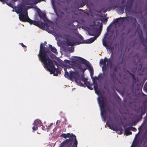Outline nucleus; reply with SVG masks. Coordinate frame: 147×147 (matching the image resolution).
<instances>
[{"label": "nucleus", "mask_w": 147, "mask_h": 147, "mask_svg": "<svg viewBox=\"0 0 147 147\" xmlns=\"http://www.w3.org/2000/svg\"><path fill=\"white\" fill-rule=\"evenodd\" d=\"M125 6L124 5L123 6H121L119 7V9H118V11L121 14H123L124 13V10Z\"/></svg>", "instance_id": "24"}, {"label": "nucleus", "mask_w": 147, "mask_h": 147, "mask_svg": "<svg viewBox=\"0 0 147 147\" xmlns=\"http://www.w3.org/2000/svg\"><path fill=\"white\" fill-rule=\"evenodd\" d=\"M118 67H117L115 66L113 69L112 72H114V73H116L117 71Z\"/></svg>", "instance_id": "34"}, {"label": "nucleus", "mask_w": 147, "mask_h": 147, "mask_svg": "<svg viewBox=\"0 0 147 147\" xmlns=\"http://www.w3.org/2000/svg\"><path fill=\"white\" fill-rule=\"evenodd\" d=\"M103 110H104V111H105V109H103ZM105 114H106V113H105Z\"/></svg>", "instance_id": "60"}, {"label": "nucleus", "mask_w": 147, "mask_h": 147, "mask_svg": "<svg viewBox=\"0 0 147 147\" xmlns=\"http://www.w3.org/2000/svg\"><path fill=\"white\" fill-rule=\"evenodd\" d=\"M131 127V130H132L134 131H136L137 130L134 127Z\"/></svg>", "instance_id": "40"}, {"label": "nucleus", "mask_w": 147, "mask_h": 147, "mask_svg": "<svg viewBox=\"0 0 147 147\" xmlns=\"http://www.w3.org/2000/svg\"><path fill=\"white\" fill-rule=\"evenodd\" d=\"M45 47L47 48H49V49L50 50V49L51 50V51L54 53H57V50L56 49L55 47H53L52 45H49V48L46 47ZM50 52V51L48 53H47V54L48 55V54ZM48 56H49V55H48Z\"/></svg>", "instance_id": "17"}, {"label": "nucleus", "mask_w": 147, "mask_h": 147, "mask_svg": "<svg viewBox=\"0 0 147 147\" xmlns=\"http://www.w3.org/2000/svg\"><path fill=\"white\" fill-rule=\"evenodd\" d=\"M70 13L69 12H66L64 13L63 12H61V15H58L57 13H56L57 17L59 18L61 17L64 20L69 19V16Z\"/></svg>", "instance_id": "10"}, {"label": "nucleus", "mask_w": 147, "mask_h": 147, "mask_svg": "<svg viewBox=\"0 0 147 147\" xmlns=\"http://www.w3.org/2000/svg\"><path fill=\"white\" fill-rule=\"evenodd\" d=\"M103 20L104 22H107V19L106 18H105L103 19Z\"/></svg>", "instance_id": "51"}, {"label": "nucleus", "mask_w": 147, "mask_h": 147, "mask_svg": "<svg viewBox=\"0 0 147 147\" xmlns=\"http://www.w3.org/2000/svg\"><path fill=\"white\" fill-rule=\"evenodd\" d=\"M143 88L144 90L147 92V82H146Z\"/></svg>", "instance_id": "33"}, {"label": "nucleus", "mask_w": 147, "mask_h": 147, "mask_svg": "<svg viewBox=\"0 0 147 147\" xmlns=\"http://www.w3.org/2000/svg\"><path fill=\"white\" fill-rule=\"evenodd\" d=\"M75 140H74V143L73 144V147H77L78 142L76 139V138H75Z\"/></svg>", "instance_id": "31"}, {"label": "nucleus", "mask_w": 147, "mask_h": 147, "mask_svg": "<svg viewBox=\"0 0 147 147\" xmlns=\"http://www.w3.org/2000/svg\"><path fill=\"white\" fill-rule=\"evenodd\" d=\"M139 37L141 41V43L143 45V46H145V40L143 37L142 32H141V34H140Z\"/></svg>", "instance_id": "16"}, {"label": "nucleus", "mask_w": 147, "mask_h": 147, "mask_svg": "<svg viewBox=\"0 0 147 147\" xmlns=\"http://www.w3.org/2000/svg\"><path fill=\"white\" fill-rule=\"evenodd\" d=\"M51 24L49 23H44L42 22H39V25L38 27H40L42 29L44 28H46V30L48 32H50V31H51L49 29V27H50Z\"/></svg>", "instance_id": "5"}, {"label": "nucleus", "mask_w": 147, "mask_h": 147, "mask_svg": "<svg viewBox=\"0 0 147 147\" xmlns=\"http://www.w3.org/2000/svg\"><path fill=\"white\" fill-rule=\"evenodd\" d=\"M101 114L102 116H103V117L105 119L104 120L105 121L106 120V117H105V115H103V113L102 112H101Z\"/></svg>", "instance_id": "43"}, {"label": "nucleus", "mask_w": 147, "mask_h": 147, "mask_svg": "<svg viewBox=\"0 0 147 147\" xmlns=\"http://www.w3.org/2000/svg\"><path fill=\"white\" fill-rule=\"evenodd\" d=\"M30 0H25L24 1V2H25L26 5H29L31 4L30 3Z\"/></svg>", "instance_id": "32"}, {"label": "nucleus", "mask_w": 147, "mask_h": 147, "mask_svg": "<svg viewBox=\"0 0 147 147\" xmlns=\"http://www.w3.org/2000/svg\"><path fill=\"white\" fill-rule=\"evenodd\" d=\"M23 6H21L18 9V11L19 13V19L20 21L22 22H28L30 18L28 16L27 11L25 9V11L24 12L23 11Z\"/></svg>", "instance_id": "4"}, {"label": "nucleus", "mask_w": 147, "mask_h": 147, "mask_svg": "<svg viewBox=\"0 0 147 147\" xmlns=\"http://www.w3.org/2000/svg\"><path fill=\"white\" fill-rule=\"evenodd\" d=\"M85 86H86L87 88L91 90H93V88L91 87V86L92 85L90 84L89 82H88L86 83V84H85Z\"/></svg>", "instance_id": "29"}, {"label": "nucleus", "mask_w": 147, "mask_h": 147, "mask_svg": "<svg viewBox=\"0 0 147 147\" xmlns=\"http://www.w3.org/2000/svg\"><path fill=\"white\" fill-rule=\"evenodd\" d=\"M12 0L14 2H16V1H17L18 0Z\"/></svg>", "instance_id": "56"}, {"label": "nucleus", "mask_w": 147, "mask_h": 147, "mask_svg": "<svg viewBox=\"0 0 147 147\" xmlns=\"http://www.w3.org/2000/svg\"><path fill=\"white\" fill-rule=\"evenodd\" d=\"M125 18L124 17H120L118 18H117L116 20L114 21V22L115 23L118 24L119 23V20H121L122 21H124Z\"/></svg>", "instance_id": "28"}, {"label": "nucleus", "mask_w": 147, "mask_h": 147, "mask_svg": "<svg viewBox=\"0 0 147 147\" xmlns=\"http://www.w3.org/2000/svg\"><path fill=\"white\" fill-rule=\"evenodd\" d=\"M98 36L99 35L95 36L90 38V39L87 40L85 43H92L97 38Z\"/></svg>", "instance_id": "13"}, {"label": "nucleus", "mask_w": 147, "mask_h": 147, "mask_svg": "<svg viewBox=\"0 0 147 147\" xmlns=\"http://www.w3.org/2000/svg\"><path fill=\"white\" fill-rule=\"evenodd\" d=\"M41 1H44L45 0H40Z\"/></svg>", "instance_id": "61"}, {"label": "nucleus", "mask_w": 147, "mask_h": 147, "mask_svg": "<svg viewBox=\"0 0 147 147\" xmlns=\"http://www.w3.org/2000/svg\"><path fill=\"white\" fill-rule=\"evenodd\" d=\"M28 22L30 24H33L37 26H39L38 25L39 22L32 20L30 18L29 19V20L28 21Z\"/></svg>", "instance_id": "15"}, {"label": "nucleus", "mask_w": 147, "mask_h": 147, "mask_svg": "<svg viewBox=\"0 0 147 147\" xmlns=\"http://www.w3.org/2000/svg\"><path fill=\"white\" fill-rule=\"evenodd\" d=\"M70 51L71 52H73L74 51V48H71L70 49Z\"/></svg>", "instance_id": "47"}, {"label": "nucleus", "mask_w": 147, "mask_h": 147, "mask_svg": "<svg viewBox=\"0 0 147 147\" xmlns=\"http://www.w3.org/2000/svg\"><path fill=\"white\" fill-rule=\"evenodd\" d=\"M64 61L65 63H69L70 62V61L69 60L67 59L65 60Z\"/></svg>", "instance_id": "45"}, {"label": "nucleus", "mask_w": 147, "mask_h": 147, "mask_svg": "<svg viewBox=\"0 0 147 147\" xmlns=\"http://www.w3.org/2000/svg\"><path fill=\"white\" fill-rule=\"evenodd\" d=\"M145 47V49L146 50V51L147 53V44H146L145 42V46H144Z\"/></svg>", "instance_id": "46"}, {"label": "nucleus", "mask_w": 147, "mask_h": 147, "mask_svg": "<svg viewBox=\"0 0 147 147\" xmlns=\"http://www.w3.org/2000/svg\"><path fill=\"white\" fill-rule=\"evenodd\" d=\"M22 46L23 47H26V46L24 45L23 43H20Z\"/></svg>", "instance_id": "50"}, {"label": "nucleus", "mask_w": 147, "mask_h": 147, "mask_svg": "<svg viewBox=\"0 0 147 147\" xmlns=\"http://www.w3.org/2000/svg\"><path fill=\"white\" fill-rule=\"evenodd\" d=\"M38 1H41L40 0H38Z\"/></svg>", "instance_id": "64"}, {"label": "nucleus", "mask_w": 147, "mask_h": 147, "mask_svg": "<svg viewBox=\"0 0 147 147\" xmlns=\"http://www.w3.org/2000/svg\"><path fill=\"white\" fill-rule=\"evenodd\" d=\"M65 77L67 78H69L70 80H72L73 79H74L75 80V82L77 83L78 85L81 86H84V85L80 82L79 77V74L77 72H74L72 71H69L70 74L65 69Z\"/></svg>", "instance_id": "2"}, {"label": "nucleus", "mask_w": 147, "mask_h": 147, "mask_svg": "<svg viewBox=\"0 0 147 147\" xmlns=\"http://www.w3.org/2000/svg\"><path fill=\"white\" fill-rule=\"evenodd\" d=\"M88 34L92 36H93L94 35V34L92 32H88Z\"/></svg>", "instance_id": "42"}, {"label": "nucleus", "mask_w": 147, "mask_h": 147, "mask_svg": "<svg viewBox=\"0 0 147 147\" xmlns=\"http://www.w3.org/2000/svg\"><path fill=\"white\" fill-rule=\"evenodd\" d=\"M127 71L129 74L131 76V77L132 78H134L135 76L133 74H131V73H130V72L128 70H127Z\"/></svg>", "instance_id": "38"}, {"label": "nucleus", "mask_w": 147, "mask_h": 147, "mask_svg": "<svg viewBox=\"0 0 147 147\" xmlns=\"http://www.w3.org/2000/svg\"><path fill=\"white\" fill-rule=\"evenodd\" d=\"M103 44L104 46L106 47H108V45H107L106 42L105 40L104 39L103 40Z\"/></svg>", "instance_id": "35"}, {"label": "nucleus", "mask_w": 147, "mask_h": 147, "mask_svg": "<svg viewBox=\"0 0 147 147\" xmlns=\"http://www.w3.org/2000/svg\"><path fill=\"white\" fill-rule=\"evenodd\" d=\"M69 136V138L68 140H70L72 142H73L74 139V140H75V138H76V136L72 133L70 134V136Z\"/></svg>", "instance_id": "23"}, {"label": "nucleus", "mask_w": 147, "mask_h": 147, "mask_svg": "<svg viewBox=\"0 0 147 147\" xmlns=\"http://www.w3.org/2000/svg\"><path fill=\"white\" fill-rule=\"evenodd\" d=\"M113 60V58H109V59H108V60L107 61V66H110V67H111L112 65Z\"/></svg>", "instance_id": "25"}, {"label": "nucleus", "mask_w": 147, "mask_h": 147, "mask_svg": "<svg viewBox=\"0 0 147 147\" xmlns=\"http://www.w3.org/2000/svg\"><path fill=\"white\" fill-rule=\"evenodd\" d=\"M79 77H79V79L80 80H81L83 82H84V84H86V83H87V82H88L87 81V79L85 78L84 77V76L83 74L81 76L80 78H79Z\"/></svg>", "instance_id": "18"}, {"label": "nucleus", "mask_w": 147, "mask_h": 147, "mask_svg": "<svg viewBox=\"0 0 147 147\" xmlns=\"http://www.w3.org/2000/svg\"><path fill=\"white\" fill-rule=\"evenodd\" d=\"M38 13L40 19H43L44 20H45V18H46L45 14L43 13L40 11L38 12Z\"/></svg>", "instance_id": "19"}, {"label": "nucleus", "mask_w": 147, "mask_h": 147, "mask_svg": "<svg viewBox=\"0 0 147 147\" xmlns=\"http://www.w3.org/2000/svg\"><path fill=\"white\" fill-rule=\"evenodd\" d=\"M112 56V54L111 55V56Z\"/></svg>", "instance_id": "63"}, {"label": "nucleus", "mask_w": 147, "mask_h": 147, "mask_svg": "<svg viewBox=\"0 0 147 147\" xmlns=\"http://www.w3.org/2000/svg\"><path fill=\"white\" fill-rule=\"evenodd\" d=\"M132 22L134 23L135 24L137 22V20L136 19L134 18H132L131 19Z\"/></svg>", "instance_id": "36"}, {"label": "nucleus", "mask_w": 147, "mask_h": 147, "mask_svg": "<svg viewBox=\"0 0 147 147\" xmlns=\"http://www.w3.org/2000/svg\"><path fill=\"white\" fill-rule=\"evenodd\" d=\"M123 59H122V60L121 62H119V61H118L117 63V65H118V66L122 64L123 63Z\"/></svg>", "instance_id": "41"}, {"label": "nucleus", "mask_w": 147, "mask_h": 147, "mask_svg": "<svg viewBox=\"0 0 147 147\" xmlns=\"http://www.w3.org/2000/svg\"><path fill=\"white\" fill-rule=\"evenodd\" d=\"M117 31H118V30H116V33H117Z\"/></svg>", "instance_id": "62"}, {"label": "nucleus", "mask_w": 147, "mask_h": 147, "mask_svg": "<svg viewBox=\"0 0 147 147\" xmlns=\"http://www.w3.org/2000/svg\"><path fill=\"white\" fill-rule=\"evenodd\" d=\"M100 28H102V24H101L100 25Z\"/></svg>", "instance_id": "55"}, {"label": "nucleus", "mask_w": 147, "mask_h": 147, "mask_svg": "<svg viewBox=\"0 0 147 147\" xmlns=\"http://www.w3.org/2000/svg\"><path fill=\"white\" fill-rule=\"evenodd\" d=\"M99 106L101 109H104L105 108V102L104 99L102 98V99L98 100Z\"/></svg>", "instance_id": "12"}, {"label": "nucleus", "mask_w": 147, "mask_h": 147, "mask_svg": "<svg viewBox=\"0 0 147 147\" xmlns=\"http://www.w3.org/2000/svg\"><path fill=\"white\" fill-rule=\"evenodd\" d=\"M53 125V123H51V124H50V125L48 127H49L50 126H51L52 125Z\"/></svg>", "instance_id": "53"}, {"label": "nucleus", "mask_w": 147, "mask_h": 147, "mask_svg": "<svg viewBox=\"0 0 147 147\" xmlns=\"http://www.w3.org/2000/svg\"><path fill=\"white\" fill-rule=\"evenodd\" d=\"M134 0H127L125 11L128 12L130 11Z\"/></svg>", "instance_id": "9"}, {"label": "nucleus", "mask_w": 147, "mask_h": 147, "mask_svg": "<svg viewBox=\"0 0 147 147\" xmlns=\"http://www.w3.org/2000/svg\"><path fill=\"white\" fill-rule=\"evenodd\" d=\"M72 143L73 142H71L70 140L66 139L60 144L59 147H63V146H65L66 147H70Z\"/></svg>", "instance_id": "8"}, {"label": "nucleus", "mask_w": 147, "mask_h": 147, "mask_svg": "<svg viewBox=\"0 0 147 147\" xmlns=\"http://www.w3.org/2000/svg\"><path fill=\"white\" fill-rule=\"evenodd\" d=\"M124 3V1H123L122 2V4H123Z\"/></svg>", "instance_id": "59"}, {"label": "nucleus", "mask_w": 147, "mask_h": 147, "mask_svg": "<svg viewBox=\"0 0 147 147\" xmlns=\"http://www.w3.org/2000/svg\"><path fill=\"white\" fill-rule=\"evenodd\" d=\"M131 130V127H130L125 128L124 129V133L125 135L128 136L132 134V132L130 131Z\"/></svg>", "instance_id": "14"}, {"label": "nucleus", "mask_w": 147, "mask_h": 147, "mask_svg": "<svg viewBox=\"0 0 147 147\" xmlns=\"http://www.w3.org/2000/svg\"><path fill=\"white\" fill-rule=\"evenodd\" d=\"M70 136V133H67L66 134H63L61 135L60 136L61 137H62L64 138H69V136Z\"/></svg>", "instance_id": "27"}, {"label": "nucleus", "mask_w": 147, "mask_h": 147, "mask_svg": "<svg viewBox=\"0 0 147 147\" xmlns=\"http://www.w3.org/2000/svg\"><path fill=\"white\" fill-rule=\"evenodd\" d=\"M78 69L80 70L83 73L85 72V71L87 69H88V68H86L85 67H82V65L81 64L78 65Z\"/></svg>", "instance_id": "21"}, {"label": "nucleus", "mask_w": 147, "mask_h": 147, "mask_svg": "<svg viewBox=\"0 0 147 147\" xmlns=\"http://www.w3.org/2000/svg\"><path fill=\"white\" fill-rule=\"evenodd\" d=\"M73 59L75 61H77L79 63L85 65L88 68V69L90 72V76L92 78V77L94 74V70L93 67L91 66V64L89 62L80 57L76 56L74 57Z\"/></svg>", "instance_id": "3"}, {"label": "nucleus", "mask_w": 147, "mask_h": 147, "mask_svg": "<svg viewBox=\"0 0 147 147\" xmlns=\"http://www.w3.org/2000/svg\"><path fill=\"white\" fill-rule=\"evenodd\" d=\"M107 60L108 59L106 57H105L104 59H101L100 61V65H103L102 67V69L103 71H106L107 67L106 63Z\"/></svg>", "instance_id": "11"}, {"label": "nucleus", "mask_w": 147, "mask_h": 147, "mask_svg": "<svg viewBox=\"0 0 147 147\" xmlns=\"http://www.w3.org/2000/svg\"><path fill=\"white\" fill-rule=\"evenodd\" d=\"M50 51L49 49L45 47L43 43L40 44L39 53L38 55V58L41 62L44 65L48 71L53 74L54 75L57 76L61 73L60 70L56 68L52 60L48 56L47 53Z\"/></svg>", "instance_id": "1"}, {"label": "nucleus", "mask_w": 147, "mask_h": 147, "mask_svg": "<svg viewBox=\"0 0 147 147\" xmlns=\"http://www.w3.org/2000/svg\"><path fill=\"white\" fill-rule=\"evenodd\" d=\"M34 124L37 127H40L42 125V123L40 121L37 120L34 121Z\"/></svg>", "instance_id": "20"}, {"label": "nucleus", "mask_w": 147, "mask_h": 147, "mask_svg": "<svg viewBox=\"0 0 147 147\" xmlns=\"http://www.w3.org/2000/svg\"><path fill=\"white\" fill-rule=\"evenodd\" d=\"M138 61H139L140 62L139 65L140 67L142 68V64L141 62H140V58H139L138 60Z\"/></svg>", "instance_id": "44"}, {"label": "nucleus", "mask_w": 147, "mask_h": 147, "mask_svg": "<svg viewBox=\"0 0 147 147\" xmlns=\"http://www.w3.org/2000/svg\"><path fill=\"white\" fill-rule=\"evenodd\" d=\"M136 145H137V144H136V145H133V147H136ZM132 145H131V147H132Z\"/></svg>", "instance_id": "54"}, {"label": "nucleus", "mask_w": 147, "mask_h": 147, "mask_svg": "<svg viewBox=\"0 0 147 147\" xmlns=\"http://www.w3.org/2000/svg\"><path fill=\"white\" fill-rule=\"evenodd\" d=\"M32 128L33 130L34 131L35 130L38 129V127L36 125H34V126L32 127Z\"/></svg>", "instance_id": "39"}, {"label": "nucleus", "mask_w": 147, "mask_h": 147, "mask_svg": "<svg viewBox=\"0 0 147 147\" xmlns=\"http://www.w3.org/2000/svg\"><path fill=\"white\" fill-rule=\"evenodd\" d=\"M82 38H83L81 36V37L80 38V39L82 40Z\"/></svg>", "instance_id": "57"}, {"label": "nucleus", "mask_w": 147, "mask_h": 147, "mask_svg": "<svg viewBox=\"0 0 147 147\" xmlns=\"http://www.w3.org/2000/svg\"><path fill=\"white\" fill-rule=\"evenodd\" d=\"M86 0H82L80 3V5L79 6V7H83L86 3Z\"/></svg>", "instance_id": "26"}, {"label": "nucleus", "mask_w": 147, "mask_h": 147, "mask_svg": "<svg viewBox=\"0 0 147 147\" xmlns=\"http://www.w3.org/2000/svg\"><path fill=\"white\" fill-rule=\"evenodd\" d=\"M108 111L109 112V113H111V110H110V109H108Z\"/></svg>", "instance_id": "52"}, {"label": "nucleus", "mask_w": 147, "mask_h": 147, "mask_svg": "<svg viewBox=\"0 0 147 147\" xmlns=\"http://www.w3.org/2000/svg\"><path fill=\"white\" fill-rule=\"evenodd\" d=\"M116 73H114V72H112L109 74V79H106L105 81L106 83L109 84L111 82H113L116 78Z\"/></svg>", "instance_id": "7"}, {"label": "nucleus", "mask_w": 147, "mask_h": 147, "mask_svg": "<svg viewBox=\"0 0 147 147\" xmlns=\"http://www.w3.org/2000/svg\"><path fill=\"white\" fill-rule=\"evenodd\" d=\"M132 79L133 81L136 83V78L135 77V76L134 77V78H133Z\"/></svg>", "instance_id": "48"}, {"label": "nucleus", "mask_w": 147, "mask_h": 147, "mask_svg": "<svg viewBox=\"0 0 147 147\" xmlns=\"http://www.w3.org/2000/svg\"><path fill=\"white\" fill-rule=\"evenodd\" d=\"M105 75V73H103V74H100L99 75V77L102 79H103L104 78V76Z\"/></svg>", "instance_id": "37"}, {"label": "nucleus", "mask_w": 147, "mask_h": 147, "mask_svg": "<svg viewBox=\"0 0 147 147\" xmlns=\"http://www.w3.org/2000/svg\"><path fill=\"white\" fill-rule=\"evenodd\" d=\"M93 83H94V89L95 91H96V90H97L98 88V84L97 83H95V81L94 79L93 80Z\"/></svg>", "instance_id": "30"}, {"label": "nucleus", "mask_w": 147, "mask_h": 147, "mask_svg": "<svg viewBox=\"0 0 147 147\" xmlns=\"http://www.w3.org/2000/svg\"><path fill=\"white\" fill-rule=\"evenodd\" d=\"M107 124L109 128L115 131H120V134H121L122 133L123 129L121 127L118 128L113 124H110L107 122Z\"/></svg>", "instance_id": "6"}, {"label": "nucleus", "mask_w": 147, "mask_h": 147, "mask_svg": "<svg viewBox=\"0 0 147 147\" xmlns=\"http://www.w3.org/2000/svg\"><path fill=\"white\" fill-rule=\"evenodd\" d=\"M66 43L67 45L71 46H74L75 44L74 42L71 41L68 39L66 40Z\"/></svg>", "instance_id": "22"}, {"label": "nucleus", "mask_w": 147, "mask_h": 147, "mask_svg": "<svg viewBox=\"0 0 147 147\" xmlns=\"http://www.w3.org/2000/svg\"><path fill=\"white\" fill-rule=\"evenodd\" d=\"M40 1H38H38H35L34 3V4H37L38 2H39Z\"/></svg>", "instance_id": "49"}, {"label": "nucleus", "mask_w": 147, "mask_h": 147, "mask_svg": "<svg viewBox=\"0 0 147 147\" xmlns=\"http://www.w3.org/2000/svg\"><path fill=\"white\" fill-rule=\"evenodd\" d=\"M95 78H96V79H98V78H97V77H95Z\"/></svg>", "instance_id": "58"}]
</instances>
